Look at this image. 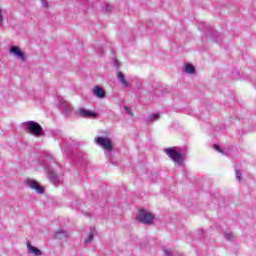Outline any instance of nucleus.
I'll use <instances>...</instances> for the list:
<instances>
[{"mask_svg":"<svg viewBox=\"0 0 256 256\" xmlns=\"http://www.w3.org/2000/svg\"><path fill=\"white\" fill-rule=\"evenodd\" d=\"M3 24V13L1 12V8H0V25Z\"/></svg>","mask_w":256,"mask_h":256,"instance_id":"obj_23","label":"nucleus"},{"mask_svg":"<svg viewBox=\"0 0 256 256\" xmlns=\"http://www.w3.org/2000/svg\"><path fill=\"white\" fill-rule=\"evenodd\" d=\"M116 77L118 81L123 85V87H129V82L125 78V74L122 72H117Z\"/></svg>","mask_w":256,"mask_h":256,"instance_id":"obj_13","label":"nucleus"},{"mask_svg":"<svg viewBox=\"0 0 256 256\" xmlns=\"http://www.w3.org/2000/svg\"><path fill=\"white\" fill-rule=\"evenodd\" d=\"M27 133L34 135V137H41L43 135V128L35 121H27L24 123Z\"/></svg>","mask_w":256,"mask_h":256,"instance_id":"obj_3","label":"nucleus"},{"mask_svg":"<svg viewBox=\"0 0 256 256\" xmlns=\"http://www.w3.org/2000/svg\"><path fill=\"white\" fill-rule=\"evenodd\" d=\"M112 10H113V6L109 4H104L102 6V11H104V13H111Z\"/></svg>","mask_w":256,"mask_h":256,"instance_id":"obj_20","label":"nucleus"},{"mask_svg":"<svg viewBox=\"0 0 256 256\" xmlns=\"http://www.w3.org/2000/svg\"><path fill=\"white\" fill-rule=\"evenodd\" d=\"M184 71L188 75H195V66H193L192 64H185Z\"/></svg>","mask_w":256,"mask_h":256,"instance_id":"obj_14","label":"nucleus"},{"mask_svg":"<svg viewBox=\"0 0 256 256\" xmlns=\"http://www.w3.org/2000/svg\"><path fill=\"white\" fill-rule=\"evenodd\" d=\"M215 151H218V153H222V155H227V150L221 148L218 144H214Z\"/></svg>","mask_w":256,"mask_h":256,"instance_id":"obj_19","label":"nucleus"},{"mask_svg":"<svg viewBox=\"0 0 256 256\" xmlns=\"http://www.w3.org/2000/svg\"><path fill=\"white\" fill-rule=\"evenodd\" d=\"M159 113H154V114H151L149 117H148V121L150 123H153V121H159Z\"/></svg>","mask_w":256,"mask_h":256,"instance_id":"obj_17","label":"nucleus"},{"mask_svg":"<svg viewBox=\"0 0 256 256\" xmlns=\"http://www.w3.org/2000/svg\"><path fill=\"white\" fill-rule=\"evenodd\" d=\"M58 100H59L58 105L60 109H62V111L66 114L71 113V104H69V102H67L63 98H58Z\"/></svg>","mask_w":256,"mask_h":256,"instance_id":"obj_8","label":"nucleus"},{"mask_svg":"<svg viewBox=\"0 0 256 256\" xmlns=\"http://www.w3.org/2000/svg\"><path fill=\"white\" fill-rule=\"evenodd\" d=\"M27 187H29L30 189H33L34 191H36V193L42 194L45 193V189L43 188V186L39 185V182H37L34 179H27L25 181Z\"/></svg>","mask_w":256,"mask_h":256,"instance_id":"obj_6","label":"nucleus"},{"mask_svg":"<svg viewBox=\"0 0 256 256\" xmlns=\"http://www.w3.org/2000/svg\"><path fill=\"white\" fill-rule=\"evenodd\" d=\"M92 93L98 99H103L105 97V90H103V88L101 86H95L92 89Z\"/></svg>","mask_w":256,"mask_h":256,"instance_id":"obj_9","label":"nucleus"},{"mask_svg":"<svg viewBox=\"0 0 256 256\" xmlns=\"http://www.w3.org/2000/svg\"><path fill=\"white\" fill-rule=\"evenodd\" d=\"M93 237H95V230L91 229L90 232L87 234L86 238L84 239V243L89 245L91 241H93Z\"/></svg>","mask_w":256,"mask_h":256,"instance_id":"obj_15","label":"nucleus"},{"mask_svg":"<svg viewBox=\"0 0 256 256\" xmlns=\"http://www.w3.org/2000/svg\"><path fill=\"white\" fill-rule=\"evenodd\" d=\"M137 219L144 225H153L155 223V215L147 210H140Z\"/></svg>","mask_w":256,"mask_h":256,"instance_id":"obj_4","label":"nucleus"},{"mask_svg":"<svg viewBox=\"0 0 256 256\" xmlns=\"http://www.w3.org/2000/svg\"><path fill=\"white\" fill-rule=\"evenodd\" d=\"M165 153L170 159H172L175 165H178V167H183V161L185 159V155L181 153L179 148L177 147L167 148L165 150Z\"/></svg>","mask_w":256,"mask_h":256,"instance_id":"obj_2","label":"nucleus"},{"mask_svg":"<svg viewBox=\"0 0 256 256\" xmlns=\"http://www.w3.org/2000/svg\"><path fill=\"white\" fill-rule=\"evenodd\" d=\"M42 7H44L45 9H47V7H49V2H47V0H40Z\"/></svg>","mask_w":256,"mask_h":256,"instance_id":"obj_21","label":"nucleus"},{"mask_svg":"<svg viewBox=\"0 0 256 256\" xmlns=\"http://www.w3.org/2000/svg\"><path fill=\"white\" fill-rule=\"evenodd\" d=\"M163 253L165 256H175L177 255V252L175 249H163Z\"/></svg>","mask_w":256,"mask_h":256,"instance_id":"obj_16","label":"nucleus"},{"mask_svg":"<svg viewBox=\"0 0 256 256\" xmlns=\"http://www.w3.org/2000/svg\"><path fill=\"white\" fill-rule=\"evenodd\" d=\"M27 251H28V253H31V255H35V256L43 255V252H41L39 250V248L31 245V243H29V242L27 243Z\"/></svg>","mask_w":256,"mask_h":256,"instance_id":"obj_11","label":"nucleus"},{"mask_svg":"<svg viewBox=\"0 0 256 256\" xmlns=\"http://www.w3.org/2000/svg\"><path fill=\"white\" fill-rule=\"evenodd\" d=\"M54 237L55 239H67V237H69V232L63 229H59L56 231Z\"/></svg>","mask_w":256,"mask_h":256,"instance_id":"obj_12","label":"nucleus"},{"mask_svg":"<svg viewBox=\"0 0 256 256\" xmlns=\"http://www.w3.org/2000/svg\"><path fill=\"white\" fill-rule=\"evenodd\" d=\"M42 167L46 171L48 179L53 183V185L61 183V177L55 173V167H57V162H55V159H53L51 156H47L42 163Z\"/></svg>","mask_w":256,"mask_h":256,"instance_id":"obj_1","label":"nucleus"},{"mask_svg":"<svg viewBox=\"0 0 256 256\" xmlns=\"http://www.w3.org/2000/svg\"><path fill=\"white\" fill-rule=\"evenodd\" d=\"M96 145L107 151V153H111L113 151V143L111 142V138L109 137H96L94 139Z\"/></svg>","mask_w":256,"mask_h":256,"instance_id":"obj_5","label":"nucleus"},{"mask_svg":"<svg viewBox=\"0 0 256 256\" xmlns=\"http://www.w3.org/2000/svg\"><path fill=\"white\" fill-rule=\"evenodd\" d=\"M125 111L128 113V115H131V110L128 107H125Z\"/></svg>","mask_w":256,"mask_h":256,"instance_id":"obj_24","label":"nucleus"},{"mask_svg":"<svg viewBox=\"0 0 256 256\" xmlns=\"http://www.w3.org/2000/svg\"><path fill=\"white\" fill-rule=\"evenodd\" d=\"M235 173H236V179H237L238 181H241V171L235 169Z\"/></svg>","mask_w":256,"mask_h":256,"instance_id":"obj_22","label":"nucleus"},{"mask_svg":"<svg viewBox=\"0 0 256 256\" xmlns=\"http://www.w3.org/2000/svg\"><path fill=\"white\" fill-rule=\"evenodd\" d=\"M78 113L81 117H85V118H93L96 117L97 115L95 114V112H92L90 110L84 109V108H80L78 110Z\"/></svg>","mask_w":256,"mask_h":256,"instance_id":"obj_10","label":"nucleus"},{"mask_svg":"<svg viewBox=\"0 0 256 256\" xmlns=\"http://www.w3.org/2000/svg\"><path fill=\"white\" fill-rule=\"evenodd\" d=\"M224 239L227 241H233V239H235V235H233V232H224Z\"/></svg>","mask_w":256,"mask_h":256,"instance_id":"obj_18","label":"nucleus"},{"mask_svg":"<svg viewBox=\"0 0 256 256\" xmlns=\"http://www.w3.org/2000/svg\"><path fill=\"white\" fill-rule=\"evenodd\" d=\"M10 55L17 57V59H20V61H25V53H23V51H21L20 47L12 46L10 48Z\"/></svg>","mask_w":256,"mask_h":256,"instance_id":"obj_7","label":"nucleus"}]
</instances>
